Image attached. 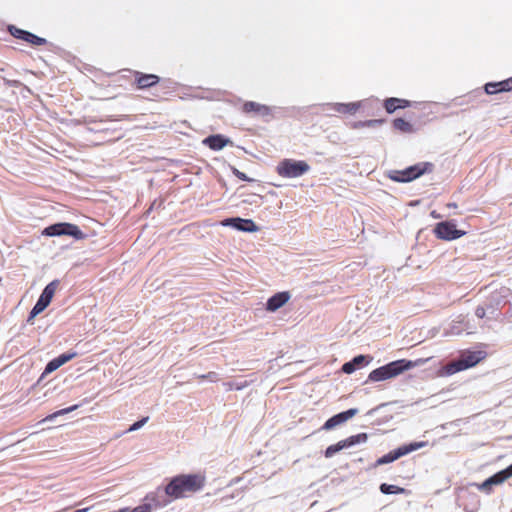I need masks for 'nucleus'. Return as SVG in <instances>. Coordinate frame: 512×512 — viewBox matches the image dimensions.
I'll return each instance as SVG.
<instances>
[{
	"label": "nucleus",
	"mask_w": 512,
	"mask_h": 512,
	"mask_svg": "<svg viewBox=\"0 0 512 512\" xmlns=\"http://www.w3.org/2000/svg\"><path fill=\"white\" fill-rule=\"evenodd\" d=\"M411 106V102L406 99L390 97L384 101V108L387 113L392 114L397 109H404Z\"/></svg>",
	"instance_id": "nucleus-18"
},
{
	"label": "nucleus",
	"mask_w": 512,
	"mask_h": 512,
	"mask_svg": "<svg viewBox=\"0 0 512 512\" xmlns=\"http://www.w3.org/2000/svg\"><path fill=\"white\" fill-rule=\"evenodd\" d=\"M149 420V417H143L141 418L140 420L134 422L130 427L129 429L127 430L128 432H132V431H136L138 429H140L141 427H143L147 421Z\"/></svg>",
	"instance_id": "nucleus-34"
},
{
	"label": "nucleus",
	"mask_w": 512,
	"mask_h": 512,
	"mask_svg": "<svg viewBox=\"0 0 512 512\" xmlns=\"http://www.w3.org/2000/svg\"><path fill=\"white\" fill-rule=\"evenodd\" d=\"M173 499L166 493V486L164 488L157 487L154 491L146 494L143 501H146L151 509L163 508L171 503Z\"/></svg>",
	"instance_id": "nucleus-9"
},
{
	"label": "nucleus",
	"mask_w": 512,
	"mask_h": 512,
	"mask_svg": "<svg viewBox=\"0 0 512 512\" xmlns=\"http://www.w3.org/2000/svg\"><path fill=\"white\" fill-rule=\"evenodd\" d=\"M8 31H9V33H10L13 37H15V38H17V39H20V40H23V41H25V42H26L27 36H28V34H29V31H27V30H23V29H20V28H17V27H16V26H14V25H10V26L8 27Z\"/></svg>",
	"instance_id": "nucleus-29"
},
{
	"label": "nucleus",
	"mask_w": 512,
	"mask_h": 512,
	"mask_svg": "<svg viewBox=\"0 0 512 512\" xmlns=\"http://www.w3.org/2000/svg\"><path fill=\"white\" fill-rule=\"evenodd\" d=\"M487 311L491 314V310L487 309V305L486 304H485V306H478L476 308V310H475V315L478 318H484Z\"/></svg>",
	"instance_id": "nucleus-42"
},
{
	"label": "nucleus",
	"mask_w": 512,
	"mask_h": 512,
	"mask_svg": "<svg viewBox=\"0 0 512 512\" xmlns=\"http://www.w3.org/2000/svg\"><path fill=\"white\" fill-rule=\"evenodd\" d=\"M497 474H498V476H500V479H501L502 483L506 479L512 477V463L507 468L497 472Z\"/></svg>",
	"instance_id": "nucleus-38"
},
{
	"label": "nucleus",
	"mask_w": 512,
	"mask_h": 512,
	"mask_svg": "<svg viewBox=\"0 0 512 512\" xmlns=\"http://www.w3.org/2000/svg\"><path fill=\"white\" fill-rule=\"evenodd\" d=\"M497 474H498V476H500V479H501L502 483L506 479L512 477V463L507 468L497 472Z\"/></svg>",
	"instance_id": "nucleus-35"
},
{
	"label": "nucleus",
	"mask_w": 512,
	"mask_h": 512,
	"mask_svg": "<svg viewBox=\"0 0 512 512\" xmlns=\"http://www.w3.org/2000/svg\"><path fill=\"white\" fill-rule=\"evenodd\" d=\"M448 208H457V204L455 202H451L447 204Z\"/></svg>",
	"instance_id": "nucleus-48"
},
{
	"label": "nucleus",
	"mask_w": 512,
	"mask_h": 512,
	"mask_svg": "<svg viewBox=\"0 0 512 512\" xmlns=\"http://www.w3.org/2000/svg\"><path fill=\"white\" fill-rule=\"evenodd\" d=\"M431 217H433L434 219H438L440 218L441 216L435 211L433 210L431 213H430Z\"/></svg>",
	"instance_id": "nucleus-47"
},
{
	"label": "nucleus",
	"mask_w": 512,
	"mask_h": 512,
	"mask_svg": "<svg viewBox=\"0 0 512 512\" xmlns=\"http://www.w3.org/2000/svg\"><path fill=\"white\" fill-rule=\"evenodd\" d=\"M484 88L485 92L490 95L512 91V77L499 82H489L485 84Z\"/></svg>",
	"instance_id": "nucleus-17"
},
{
	"label": "nucleus",
	"mask_w": 512,
	"mask_h": 512,
	"mask_svg": "<svg viewBox=\"0 0 512 512\" xmlns=\"http://www.w3.org/2000/svg\"><path fill=\"white\" fill-rule=\"evenodd\" d=\"M458 324H461V322H459ZM462 331H463V328H462V327H460V325H456V324H454V325L451 327V333H452V334H460Z\"/></svg>",
	"instance_id": "nucleus-44"
},
{
	"label": "nucleus",
	"mask_w": 512,
	"mask_h": 512,
	"mask_svg": "<svg viewBox=\"0 0 512 512\" xmlns=\"http://www.w3.org/2000/svg\"><path fill=\"white\" fill-rule=\"evenodd\" d=\"M59 284H60V281L58 279H55V280L51 281L50 283H48L45 286V288L42 290V293L40 294L39 299H42L43 301L50 304Z\"/></svg>",
	"instance_id": "nucleus-20"
},
{
	"label": "nucleus",
	"mask_w": 512,
	"mask_h": 512,
	"mask_svg": "<svg viewBox=\"0 0 512 512\" xmlns=\"http://www.w3.org/2000/svg\"><path fill=\"white\" fill-rule=\"evenodd\" d=\"M76 356H77L76 352H66V353L60 354L59 356H57V357L53 358L52 360H50L46 364L45 369H44L40 379L38 380V382H40L47 374H50V373L54 372L59 367H61L62 365H64L68 361L72 360Z\"/></svg>",
	"instance_id": "nucleus-13"
},
{
	"label": "nucleus",
	"mask_w": 512,
	"mask_h": 512,
	"mask_svg": "<svg viewBox=\"0 0 512 512\" xmlns=\"http://www.w3.org/2000/svg\"><path fill=\"white\" fill-rule=\"evenodd\" d=\"M433 231L438 239L446 241L456 240L465 235V231L457 229L456 224L452 221L437 223Z\"/></svg>",
	"instance_id": "nucleus-8"
},
{
	"label": "nucleus",
	"mask_w": 512,
	"mask_h": 512,
	"mask_svg": "<svg viewBox=\"0 0 512 512\" xmlns=\"http://www.w3.org/2000/svg\"><path fill=\"white\" fill-rule=\"evenodd\" d=\"M223 227H231L241 232L253 233L259 230V227L252 219H244L241 217H229L221 221Z\"/></svg>",
	"instance_id": "nucleus-10"
},
{
	"label": "nucleus",
	"mask_w": 512,
	"mask_h": 512,
	"mask_svg": "<svg viewBox=\"0 0 512 512\" xmlns=\"http://www.w3.org/2000/svg\"><path fill=\"white\" fill-rule=\"evenodd\" d=\"M277 173L285 178H297L310 170V165L304 160L284 159L276 167Z\"/></svg>",
	"instance_id": "nucleus-6"
},
{
	"label": "nucleus",
	"mask_w": 512,
	"mask_h": 512,
	"mask_svg": "<svg viewBox=\"0 0 512 512\" xmlns=\"http://www.w3.org/2000/svg\"><path fill=\"white\" fill-rule=\"evenodd\" d=\"M48 306H49V304L47 302H45L42 299L38 298L36 304L33 306L31 311L29 312V315H28V318H27V322L28 323H32L33 319L37 315H39L41 312H43Z\"/></svg>",
	"instance_id": "nucleus-24"
},
{
	"label": "nucleus",
	"mask_w": 512,
	"mask_h": 512,
	"mask_svg": "<svg viewBox=\"0 0 512 512\" xmlns=\"http://www.w3.org/2000/svg\"><path fill=\"white\" fill-rule=\"evenodd\" d=\"M242 111L246 114L254 113L262 117L271 115V108L269 106L254 101L245 102Z\"/></svg>",
	"instance_id": "nucleus-16"
},
{
	"label": "nucleus",
	"mask_w": 512,
	"mask_h": 512,
	"mask_svg": "<svg viewBox=\"0 0 512 512\" xmlns=\"http://www.w3.org/2000/svg\"><path fill=\"white\" fill-rule=\"evenodd\" d=\"M341 370L345 374H352L353 372L356 371V368L354 367L353 363L350 360L342 365Z\"/></svg>",
	"instance_id": "nucleus-40"
},
{
	"label": "nucleus",
	"mask_w": 512,
	"mask_h": 512,
	"mask_svg": "<svg viewBox=\"0 0 512 512\" xmlns=\"http://www.w3.org/2000/svg\"><path fill=\"white\" fill-rule=\"evenodd\" d=\"M202 144L213 151H220L228 144H232V141L223 134H212L205 137Z\"/></svg>",
	"instance_id": "nucleus-14"
},
{
	"label": "nucleus",
	"mask_w": 512,
	"mask_h": 512,
	"mask_svg": "<svg viewBox=\"0 0 512 512\" xmlns=\"http://www.w3.org/2000/svg\"><path fill=\"white\" fill-rule=\"evenodd\" d=\"M368 440V434L367 433H359L356 435L349 436L346 439H343V444L346 449L351 448L355 445H359L362 443H365Z\"/></svg>",
	"instance_id": "nucleus-22"
},
{
	"label": "nucleus",
	"mask_w": 512,
	"mask_h": 512,
	"mask_svg": "<svg viewBox=\"0 0 512 512\" xmlns=\"http://www.w3.org/2000/svg\"><path fill=\"white\" fill-rule=\"evenodd\" d=\"M501 483H502V481L500 479V476H498V474L495 473L494 475H492L489 478H487L484 482H482L481 484L477 485V487L481 491H484L486 493H490V491H491V489H492V487L494 485H499Z\"/></svg>",
	"instance_id": "nucleus-23"
},
{
	"label": "nucleus",
	"mask_w": 512,
	"mask_h": 512,
	"mask_svg": "<svg viewBox=\"0 0 512 512\" xmlns=\"http://www.w3.org/2000/svg\"><path fill=\"white\" fill-rule=\"evenodd\" d=\"M89 510V508H82V509H77L73 512H87Z\"/></svg>",
	"instance_id": "nucleus-49"
},
{
	"label": "nucleus",
	"mask_w": 512,
	"mask_h": 512,
	"mask_svg": "<svg viewBox=\"0 0 512 512\" xmlns=\"http://www.w3.org/2000/svg\"><path fill=\"white\" fill-rule=\"evenodd\" d=\"M416 366L417 361H411L407 359L395 360L372 370L368 375L367 381H384L396 377L397 375L403 373L404 371H408Z\"/></svg>",
	"instance_id": "nucleus-2"
},
{
	"label": "nucleus",
	"mask_w": 512,
	"mask_h": 512,
	"mask_svg": "<svg viewBox=\"0 0 512 512\" xmlns=\"http://www.w3.org/2000/svg\"><path fill=\"white\" fill-rule=\"evenodd\" d=\"M372 360L371 356L368 355H357L352 358L351 362L353 363L354 367L357 369H360L366 365H368Z\"/></svg>",
	"instance_id": "nucleus-28"
},
{
	"label": "nucleus",
	"mask_w": 512,
	"mask_h": 512,
	"mask_svg": "<svg viewBox=\"0 0 512 512\" xmlns=\"http://www.w3.org/2000/svg\"><path fill=\"white\" fill-rule=\"evenodd\" d=\"M205 485V477L199 474H180L170 479L166 485V493L171 499L187 497L188 494L199 492Z\"/></svg>",
	"instance_id": "nucleus-1"
},
{
	"label": "nucleus",
	"mask_w": 512,
	"mask_h": 512,
	"mask_svg": "<svg viewBox=\"0 0 512 512\" xmlns=\"http://www.w3.org/2000/svg\"><path fill=\"white\" fill-rule=\"evenodd\" d=\"M130 512H152L151 507L147 504L146 501L142 505L134 507L130 510Z\"/></svg>",
	"instance_id": "nucleus-41"
},
{
	"label": "nucleus",
	"mask_w": 512,
	"mask_h": 512,
	"mask_svg": "<svg viewBox=\"0 0 512 512\" xmlns=\"http://www.w3.org/2000/svg\"><path fill=\"white\" fill-rule=\"evenodd\" d=\"M497 474H498V476H500V479H501L502 483L506 479L512 477V463L507 468L497 472Z\"/></svg>",
	"instance_id": "nucleus-36"
},
{
	"label": "nucleus",
	"mask_w": 512,
	"mask_h": 512,
	"mask_svg": "<svg viewBox=\"0 0 512 512\" xmlns=\"http://www.w3.org/2000/svg\"><path fill=\"white\" fill-rule=\"evenodd\" d=\"M497 474H498V476H500V479H501L502 483L506 479L512 477V463L507 468L497 472Z\"/></svg>",
	"instance_id": "nucleus-39"
},
{
	"label": "nucleus",
	"mask_w": 512,
	"mask_h": 512,
	"mask_svg": "<svg viewBox=\"0 0 512 512\" xmlns=\"http://www.w3.org/2000/svg\"><path fill=\"white\" fill-rule=\"evenodd\" d=\"M231 171L234 176H236L238 179L245 181V182H252L254 181L252 178L248 177L245 173L239 171L236 167L231 166Z\"/></svg>",
	"instance_id": "nucleus-33"
},
{
	"label": "nucleus",
	"mask_w": 512,
	"mask_h": 512,
	"mask_svg": "<svg viewBox=\"0 0 512 512\" xmlns=\"http://www.w3.org/2000/svg\"><path fill=\"white\" fill-rule=\"evenodd\" d=\"M504 303L505 301L503 300V297L499 293H493L487 300L486 305L487 309L491 310V315L493 317H497L498 314L496 313V311L498 310L499 306Z\"/></svg>",
	"instance_id": "nucleus-21"
},
{
	"label": "nucleus",
	"mask_w": 512,
	"mask_h": 512,
	"mask_svg": "<svg viewBox=\"0 0 512 512\" xmlns=\"http://www.w3.org/2000/svg\"><path fill=\"white\" fill-rule=\"evenodd\" d=\"M291 295L288 291L277 292L268 298L266 302V310L275 312L284 306L290 299Z\"/></svg>",
	"instance_id": "nucleus-15"
},
{
	"label": "nucleus",
	"mask_w": 512,
	"mask_h": 512,
	"mask_svg": "<svg viewBox=\"0 0 512 512\" xmlns=\"http://www.w3.org/2000/svg\"><path fill=\"white\" fill-rule=\"evenodd\" d=\"M425 445H426L425 442H411L408 444L401 445V446L397 447L396 449H394V450L388 452L387 454L381 456L380 458H378L376 460L375 465L380 466V465L392 463L395 460L424 447Z\"/></svg>",
	"instance_id": "nucleus-7"
},
{
	"label": "nucleus",
	"mask_w": 512,
	"mask_h": 512,
	"mask_svg": "<svg viewBox=\"0 0 512 512\" xmlns=\"http://www.w3.org/2000/svg\"><path fill=\"white\" fill-rule=\"evenodd\" d=\"M234 383L235 381L226 382L224 383V386L226 387L227 390H234Z\"/></svg>",
	"instance_id": "nucleus-46"
},
{
	"label": "nucleus",
	"mask_w": 512,
	"mask_h": 512,
	"mask_svg": "<svg viewBox=\"0 0 512 512\" xmlns=\"http://www.w3.org/2000/svg\"><path fill=\"white\" fill-rule=\"evenodd\" d=\"M384 122L383 119H372V120H365V121H358L354 123V128H360V127H376L381 125Z\"/></svg>",
	"instance_id": "nucleus-30"
},
{
	"label": "nucleus",
	"mask_w": 512,
	"mask_h": 512,
	"mask_svg": "<svg viewBox=\"0 0 512 512\" xmlns=\"http://www.w3.org/2000/svg\"><path fill=\"white\" fill-rule=\"evenodd\" d=\"M201 377L209 379L210 381H216L217 374L215 372H209L207 375H202Z\"/></svg>",
	"instance_id": "nucleus-45"
},
{
	"label": "nucleus",
	"mask_w": 512,
	"mask_h": 512,
	"mask_svg": "<svg viewBox=\"0 0 512 512\" xmlns=\"http://www.w3.org/2000/svg\"><path fill=\"white\" fill-rule=\"evenodd\" d=\"M379 490L382 494L390 495V494H403L406 492L405 488L393 485L382 483L379 487Z\"/></svg>",
	"instance_id": "nucleus-25"
},
{
	"label": "nucleus",
	"mask_w": 512,
	"mask_h": 512,
	"mask_svg": "<svg viewBox=\"0 0 512 512\" xmlns=\"http://www.w3.org/2000/svg\"><path fill=\"white\" fill-rule=\"evenodd\" d=\"M79 406L80 405L76 404V405H72L70 407L58 410L55 413H53V414L49 415L48 417H46L45 420H52V419H54L57 416L68 414V413L76 410Z\"/></svg>",
	"instance_id": "nucleus-32"
},
{
	"label": "nucleus",
	"mask_w": 512,
	"mask_h": 512,
	"mask_svg": "<svg viewBox=\"0 0 512 512\" xmlns=\"http://www.w3.org/2000/svg\"><path fill=\"white\" fill-rule=\"evenodd\" d=\"M393 127L396 130H399L404 133H412L413 132V126L411 123L406 121L403 118H396L393 120Z\"/></svg>",
	"instance_id": "nucleus-26"
},
{
	"label": "nucleus",
	"mask_w": 512,
	"mask_h": 512,
	"mask_svg": "<svg viewBox=\"0 0 512 512\" xmlns=\"http://www.w3.org/2000/svg\"><path fill=\"white\" fill-rule=\"evenodd\" d=\"M42 235L47 237L71 236L75 240H82L86 234L76 225L68 222H58L44 228Z\"/></svg>",
	"instance_id": "nucleus-5"
},
{
	"label": "nucleus",
	"mask_w": 512,
	"mask_h": 512,
	"mask_svg": "<svg viewBox=\"0 0 512 512\" xmlns=\"http://www.w3.org/2000/svg\"><path fill=\"white\" fill-rule=\"evenodd\" d=\"M135 80L138 88L146 89L156 85L160 78L155 74H143L140 72L135 73Z\"/></svg>",
	"instance_id": "nucleus-19"
},
{
	"label": "nucleus",
	"mask_w": 512,
	"mask_h": 512,
	"mask_svg": "<svg viewBox=\"0 0 512 512\" xmlns=\"http://www.w3.org/2000/svg\"><path fill=\"white\" fill-rule=\"evenodd\" d=\"M484 358L482 351H467L460 355L456 360H453L446 365L442 366L439 370L441 376H451L460 371L466 370L478 364Z\"/></svg>",
	"instance_id": "nucleus-3"
},
{
	"label": "nucleus",
	"mask_w": 512,
	"mask_h": 512,
	"mask_svg": "<svg viewBox=\"0 0 512 512\" xmlns=\"http://www.w3.org/2000/svg\"><path fill=\"white\" fill-rule=\"evenodd\" d=\"M497 474H498V476H500V479H501L502 483L506 479L512 477V463L507 468L497 472Z\"/></svg>",
	"instance_id": "nucleus-37"
},
{
	"label": "nucleus",
	"mask_w": 512,
	"mask_h": 512,
	"mask_svg": "<svg viewBox=\"0 0 512 512\" xmlns=\"http://www.w3.org/2000/svg\"><path fill=\"white\" fill-rule=\"evenodd\" d=\"M26 42L35 46H41L45 45L47 43V40L45 38L33 34L32 32H29Z\"/></svg>",
	"instance_id": "nucleus-31"
},
{
	"label": "nucleus",
	"mask_w": 512,
	"mask_h": 512,
	"mask_svg": "<svg viewBox=\"0 0 512 512\" xmlns=\"http://www.w3.org/2000/svg\"><path fill=\"white\" fill-rule=\"evenodd\" d=\"M361 107V102H351V103H326L322 105V112L327 115H332L333 113H341V114H354Z\"/></svg>",
	"instance_id": "nucleus-11"
},
{
	"label": "nucleus",
	"mask_w": 512,
	"mask_h": 512,
	"mask_svg": "<svg viewBox=\"0 0 512 512\" xmlns=\"http://www.w3.org/2000/svg\"><path fill=\"white\" fill-rule=\"evenodd\" d=\"M247 385H248L247 381H241V382L235 381L234 390H242Z\"/></svg>",
	"instance_id": "nucleus-43"
},
{
	"label": "nucleus",
	"mask_w": 512,
	"mask_h": 512,
	"mask_svg": "<svg viewBox=\"0 0 512 512\" xmlns=\"http://www.w3.org/2000/svg\"><path fill=\"white\" fill-rule=\"evenodd\" d=\"M434 169V164L431 162H418L403 170H390L388 178L398 183H408L420 176L431 173Z\"/></svg>",
	"instance_id": "nucleus-4"
},
{
	"label": "nucleus",
	"mask_w": 512,
	"mask_h": 512,
	"mask_svg": "<svg viewBox=\"0 0 512 512\" xmlns=\"http://www.w3.org/2000/svg\"><path fill=\"white\" fill-rule=\"evenodd\" d=\"M358 413L357 408H350L346 411H342L340 413H337L326 420L324 425L322 426L323 430H332L335 427L345 423L350 418L354 417Z\"/></svg>",
	"instance_id": "nucleus-12"
},
{
	"label": "nucleus",
	"mask_w": 512,
	"mask_h": 512,
	"mask_svg": "<svg viewBox=\"0 0 512 512\" xmlns=\"http://www.w3.org/2000/svg\"><path fill=\"white\" fill-rule=\"evenodd\" d=\"M346 449L344 444H343V441L340 440L338 441L337 443L333 444V445H330L328 446L325 451H324V456L326 458H331L333 457L336 453L342 451Z\"/></svg>",
	"instance_id": "nucleus-27"
}]
</instances>
